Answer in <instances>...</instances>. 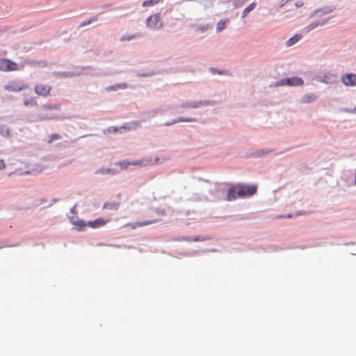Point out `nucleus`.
<instances>
[{
	"label": "nucleus",
	"instance_id": "1",
	"mask_svg": "<svg viewBox=\"0 0 356 356\" xmlns=\"http://www.w3.org/2000/svg\"><path fill=\"white\" fill-rule=\"evenodd\" d=\"M257 186L237 184L228 191L227 200L232 201L237 198L252 196L257 192Z\"/></svg>",
	"mask_w": 356,
	"mask_h": 356
},
{
	"label": "nucleus",
	"instance_id": "2",
	"mask_svg": "<svg viewBox=\"0 0 356 356\" xmlns=\"http://www.w3.org/2000/svg\"><path fill=\"white\" fill-rule=\"evenodd\" d=\"M24 69V65H18L10 59L0 58V71H19Z\"/></svg>",
	"mask_w": 356,
	"mask_h": 356
},
{
	"label": "nucleus",
	"instance_id": "3",
	"mask_svg": "<svg viewBox=\"0 0 356 356\" xmlns=\"http://www.w3.org/2000/svg\"><path fill=\"white\" fill-rule=\"evenodd\" d=\"M28 88V84L21 83L16 80L10 81L4 86V89L6 90L13 92H20Z\"/></svg>",
	"mask_w": 356,
	"mask_h": 356
},
{
	"label": "nucleus",
	"instance_id": "4",
	"mask_svg": "<svg viewBox=\"0 0 356 356\" xmlns=\"http://www.w3.org/2000/svg\"><path fill=\"white\" fill-rule=\"evenodd\" d=\"M146 24L149 28L159 29L163 26V22L159 14H154L147 17Z\"/></svg>",
	"mask_w": 356,
	"mask_h": 356
},
{
	"label": "nucleus",
	"instance_id": "5",
	"mask_svg": "<svg viewBox=\"0 0 356 356\" xmlns=\"http://www.w3.org/2000/svg\"><path fill=\"white\" fill-rule=\"evenodd\" d=\"M52 88L51 86L44 83H38L34 87V91L38 96L46 97L50 95Z\"/></svg>",
	"mask_w": 356,
	"mask_h": 356
},
{
	"label": "nucleus",
	"instance_id": "6",
	"mask_svg": "<svg viewBox=\"0 0 356 356\" xmlns=\"http://www.w3.org/2000/svg\"><path fill=\"white\" fill-rule=\"evenodd\" d=\"M341 81L346 86H356V74L348 73L341 76Z\"/></svg>",
	"mask_w": 356,
	"mask_h": 356
},
{
	"label": "nucleus",
	"instance_id": "7",
	"mask_svg": "<svg viewBox=\"0 0 356 356\" xmlns=\"http://www.w3.org/2000/svg\"><path fill=\"white\" fill-rule=\"evenodd\" d=\"M110 221V219H104L102 218H99L94 220L88 221L87 222L88 226L91 228L97 229L104 226L106 223Z\"/></svg>",
	"mask_w": 356,
	"mask_h": 356
},
{
	"label": "nucleus",
	"instance_id": "8",
	"mask_svg": "<svg viewBox=\"0 0 356 356\" xmlns=\"http://www.w3.org/2000/svg\"><path fill=\"white\" fill-rule=\"evenodd\" d=\"M158 221H159V219H152V220H144V221H141V222H136L134 223H131L129 225L132 229H136L137 227L149 225L151 224L157 222Z\"/></svg>",
	"mask_w": 356,
	"mask_h": 356
},
{
	"label": "nucleus",
	"instance_id": "9",
	"mask_svg": "<svg viewBox=\"0 0 356 356\" xmlns=\"http://www.w3.org/2000/svg\"><path fill=\"white\" fill-rule=\"evenodd\" d=\"M158 160H159V159L156 158L155 159V161L153 162L152 161V159H142V160L133 161L129 163H130V165H132L145 166V165H152L154 163H156Z\"/></svg>",
	"mask_w": 356,
	"mask_h": 356
},
{
	"label": "nucleus",
	"instance_id": "10",
	"mask_svg": "<svg viewBox=\"0 0 356 356\" xmlns=\"http://www.w3.org/2000/svg\"><path fill=\"white\" fill-rule=\"evenodd\" d=\"M288 85L291 86H300L304 84L302 79L297 76L286 78Z\"/></svg>",
	"mask_w": 356,
	"mask_h": 356
},
{
	"label": "nucleus",
	"instance_id": "11",
	"mask_svg": "<svg viewBox=\"0 0 356 356\" xmlns=\"http://www.w3.org/2000/svg\"><path fill=\"white\" fill-rule=\"evenodd\" d=\"M192 28L195 32L203 33L209 30V29L210 28V25L209 24H194L193 25Z\"/></svg>",
	"mask_w": 356,
	"mask_h": 356
},
{
	"label": "nucleus",
	"instance_id": "12",
	"mask_svg": "<svg viewBox=\"0 0 356 356\" xmlns=\"http://www.w3.org/2000/svg\"><path fill=\"white\" fill-rule=\"evenodd\" d=\"M26 63L33 67H46L47 66V63L44 60H27Z\"/></svg>",
	"mask_w": 356,
	"mask_h": 356
},
{
	"label": "nucleus",
	"instance_id": "13",
	"mask_svg": "<svg viewBox=\"0 0 356 356\" xmlns=\"http://www.w3.org/2000/svg\"><path fill=\"white\" fill-rule=\"evenodd\" d=\"M23 105L33 107L38 106V102L34 97H25L23 99Z\"/></svg>",
	"mask_w": 356,
	"mask_h": 356
},
{
	"label": "nucleus",
	"instance_id": "14",
	"mask_svg": "<svg viewBox=\"0 0 356 356\" xmlns=\"http://www.w3.org/2000/svg\"><path fill=\"white\" fill-rule=\"evenodd\" d=\"M285 5H287V7L289 8V10H291V8L293 6L298 7L300 6L302 4H298L293 1V0H281L280 6L284 7Z\"/></svg>",
	"mask_w": 356,
	"mask_h": 356
},
{
	"label": "nucleus",
	"instance_id": "15",
	"mask_svg": "<svg viewBox=\"0 0 356 356\" xmlns=\"http://www.w3.org/2000/svg\"><path fill=\"white\" fill-rule=\"evenodd\" d=\"M316 97H317L313 93L307 94L302 97L301 101L303 103H310L314 102Z\"/></svg>",
	"mask_w": 356,
	"mask_h": 356
},
{
	"label": "nucleus",
	"instance_id": "16",
	"mask_svg": "<svg viewBox=\"0 0 356 356\" xmlns=\"http://www.w3.org/2000/svg\"><path fill=\"white\" fill-rule=\"evenodd\" d=\"M229 22L228 19H222L216 24V32L219 33L225 29L227 24Z\"/></svg>",
	"mask_w": 356,
	"mask_h": 356
},
{
	"label": "nucleus",
	"instance_id": "17",
	"mask_svg": "<svg viewBox=\"0 0 356 356\" xmlns=\"http://www.w3.org/2000/svg\"><path fill=\"white\" fill-rule=\"evenodd\" d=\"M120 206L118 202H106L104 204L103 209L110 210H118Z\"/></svg>",
	"mask_w": 356,
	"mask_h": 356
},
{
	"label": "nucleus",
	"instance_id": "18",
	"mask_svg": "<svg viewBox=\"0 0 356 356\" xmlns=\"http://www.w3.org/2000/svg\"><path fill=\"white\" fill-rule=\"evenodd\" d=\"M72 223L76 227V229L78 231L83 230L85 227L86 225H88L87 222H86L85 221H83L82 220H77V221H72Z\"/></svg>",
	"mask_w": 356,
	"mask_h": 356
},
{
	"label": "nucleus",
	"instance_id": "19",
	"mask_svg": "<svg viewBox=\"0 0 356 356\" xmlns=\"http://www.w3.org/2000/svg\"><path fill=\"white\" fill-rule=\"evenodd\" d=\"M302 36L296 34L286 41L287 46H292L301 39Z\"/></svg>",
	"mask_w": 356,
	"mask_h": 356
},
{
	"label": "nucleus",
	"instance_id": "20",
	"mask_svg": "<svg viewBox=\"0 0 356 356\" xmlns=\"http://www.w3.org/2000/svg\"><path fill=\"white\" fill-rule=\"evenodd\" d=\"M256 6V3L254 2L250 3L248 7H246L243 10V13H242V17L244 18L245 17H246V15L250 12L252 11L253 9H254Z\"/></svg>",
	"mask_w": 356,
	"mask_h": 356
},
{
	"label": "nucleus",
	"instance_id": "21",
	"mask_svg": "<svg viewBox=\"0 0 356 356\" xmlns=\"http://www.w3.org/2000/svg\"><path fill=\"white\" fill-rule=\"evenodd\" d=\"M56 117L54 116V115L39 114L37 116V119L35 120L36 121H42V120H52V119H56Z\"/></svg>",
	"mask_w": 356,
	"mask_h": 356
},
{
	"label": "nucleus",
	"instance_id": "22",
	"mask_svg": "<svg viewBox=\"0 0 356 356\" xmlns=\"http://www.w3.org/2000/svg\"><path fill=\"white\" fill-rule=\"evenodd\" d=\"M42 108L44 111H51V110H58L60 106L58 105H51V104H44Z\"/></svg>",
	"mask_w": 356,
	"mask_h": 356
},
{
	"label": "nucleus",
	"instance_id": "23",
	"mask_svg": "<svg viewBox=\"0 0 356 356\" xmlns=\"http://www.w3.org/2000/svg\"><path fill=\"white\" fill-rule=\"evenodd\" d=\"M159 2H160V0H147L143 3V6H144V7L152 6L158 3Z\"/></svg>",
	"mask_w": 356,
	"mask_h": 356
},
{
	"label": "nucleus",
	"instance_id": "24",
	"mask_svg": "<svg viewBox=\"0 0 356 356\" xmlns=\"http://www.w3.org/2000/svg\"><path fill=\"white\" fill-rule=\"evenodd\" d=\"M140 36V34L138 33V34H134V35H127V36H122L121 38H120V40L122 42H124V41H129L135 38H137V37H139Z\"/></svg>",
	"mask_w": 356,
	"mask_h": 356
},
{
	"label": "nucleus",
	"instance_id": "25",
	"mask_svg": "<svg viewBox=\"0 0 356 356\" xmlns=\"http://www.w3.org/2000/svg\"><path fill=\"white\" fill-rule=\"evenodd\" d=\"M195 119L193 118H179L172 121V123H178L181 122H195Z\"/></svg>",
	"mask_w": 356,
	"mask_h": 356
},
{
	"label": "nucleus",
	"instance_id": "26",
	"mask_svg": "<svg viewBox=\"0 0 356 356\" xmlns=\"http://www.w3.org/2000/svg\"><path fill=\"white\" fill-rule=\"evenodd\" d=\"M127 88V85L126 83H120V84H118V85L111 86L108 89L114 90H116V89H125Z\"/></svg>",
	"mask_w": 356,
	"mask_h": 356
},
{
	"label": "nucleus",
	"instance_id": "27",
	"mask_svg": "<svg viewBox=\"0 0 356 356\" xmlns=\"http://www.w3.org/2000/svg\"><path fill=\"white\" fill-rule=\"evenodd\" d=\"M97 20V17H92L89 20H87V21H84L83 22L81 23L80 26H86V25H88L90 24V23L93 22H95Z\"/></svg>",
	"mask_w": 356,
	"mask_h": 356
},
{
	"label": "nucleus",
	"instance_id": "28",
	"mask_svg": "<svg viewBox=\"0 0 356 356\" xmlns=\"http://www.w3.org/2000/svg\"><path fill=\"white\" fill-rule=\"evenodd\" d=\"M285 85H288V82L286 81V79H281L279 81H277V82L275 83V87L285 86Z\"/></svg>",
	"mask_w": 356,
	"mask_h": 356
},
{
	"label": "nucleus",
	"instance_id": "29",
	"mask_svg": "<svg viewBox=\"0 0 356 356\" xmlns=\"http://www.w3.org/2000/svg\"><path fill=\"white\" fill-rule=\"evenodd\" d=\"M118 165H119L121 168H127L129 165H130V163L128 161H120L118 163Z\"/></svg>",
	"mask_w": 356,
	"mask_h": 356
},
{
	"label": "nucleus",
	"instance_id": "30",
	"mask_svg": "<svg viewBox=\"0 0 356 356\" xmlns=\"http://www.w3.org/2000/svg\"><path fill=\"white\" fill-rule=\"evenodd\" d=\"M60 136L59 134H51L50 136H49V143H51L55 140H58V139H60Z\"/></svg>",
	"mask_w": 356,
	"mask_h": 356
},
{
	"label": "nucleus",
	"instance_id": "31",
	"mask_svg": "<svg viewBox=\"0 0 356 356\" xmlns=\"http://www.w3.org/2000/svg\"><path fill=\"white\" fill-rule=\"evenodd\" d=\"M323 24V23H312L310 24L309 26H307L306 27L307 31L314 29L315 27H316L318 25H322Z\"/></svg>",
	"mask_w": 356,
	"mask_h": 356
},
{
	"label": "nucleus",
	"instance_id": "32",
	"mask_svg": "<svg viewBox=\"0 0 356 356\" xmlns=\"http://www.w3.org/2000/svg\"><path fill=\"white\" fill-rule=\"evenodd\" d=\"M5 168V163L3 159H0V170H2Z\"/></svg>",
	"mask_w": 356,
	"mask_h": 356
},
{
	"label": "nucleus",
	"instance_id": "33",
	"mask_svg": "<svg viewBox=\"0 0 356 356\" xmlns=\"http://www.w3.org/2000/svg\"><path fill=\"white\" fill-rule=\"evenodd\" d=\"M184 107H197L196 104H187L186 105H184Z\"/></svg>",
	"mask_w": 356,
	"mask_h": 356
},
{
	"label": "nucleus",
	"instance_id": "34",
	"mask_svg": "<svg viewBox=\"0 0 356 356\" xmlns=\"http://www.w3.org/2000/svg\"><path fill=\"white\" fill-rule=\"evenodd\" d=\"M156 212H157V213H158L159 215H160V216H164V215H165V212H164V211H160V210H159V211H157Z\"/></svg>",
	"mask_w": 356,
	"mask_h": 356
},
{
	"label": "nucleus",
	"instance_id": "35",
	"mask_svg": "<svg viewBox=\"0 0 356 356\" xmlns=\"http://www.w3.org/2000/svg\"><path fill=\"white\" fill-rule=\"evenodd\" d=\"M174 124H175V123H172V122H166L165 124L166 126H170V125Z\"/></svg>",
	"mask_w": 356,
	"mask_h": 356
},
{
	"label": "nucleus",
	"instance_id": "36",
	"mask_svg": "<svg viewBox=\"0 0 356 356\" xmlns=\"http://www.w3.org/2000/svg\"><path fill=\"white\" fill-rule=\"evenodd\" d=\"M6 134L7 136L9 135V129L7 127H6Z\"/></svg>",
	"mask_w": 356,
	"mask_h": 356
},
{
	"label": "nucleus",
	"instance_id": "37",
	"mask_svg": "<svg viewBox=\"0 0 356 356\" xmlns=\"http://www.w3.org/2000/svg\"><path fill=\"white\" fill-rule=\"evenodd\" d=\"M291 217H293L292 215H288L286 216H282V218H291Z\"/></svg>",
	"mask_w": 356,
	"mask_h": 356
}]
</instances>
